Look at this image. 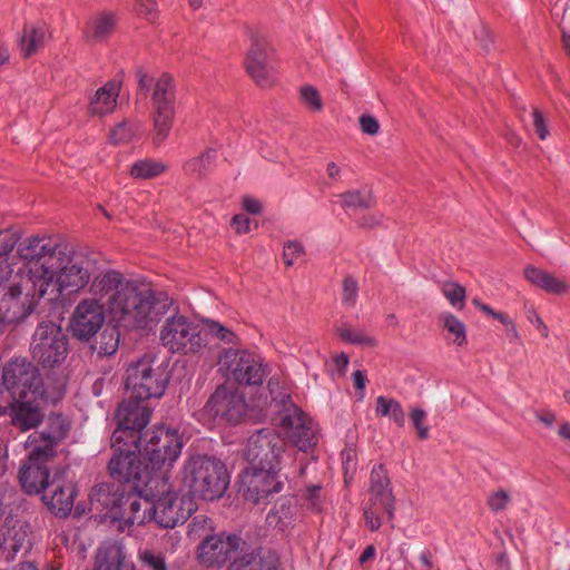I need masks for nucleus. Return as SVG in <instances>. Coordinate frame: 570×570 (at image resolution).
Listing matches in <instances>:
<instances>
[{"instance_id": "21", "label": "nucleus", "mask_w": 570, "mask_h": 570, "mask_svg": "<svg viewBox=\"0 0 570 570\" xmlns=\"http://www.w3.org/2000/svg\"><path fill=\"white\" fill-rule=\"evenodd\" d=\"M51 458L45 454L33 456V449H29V461L19 472L20 483L27 493L45 492L50 485L51 479L45 463Z\"/></svg>"}, {"instance_id": "49", "label": "nucleus", "mask_w": 570, "mask_h": 570, "mask_svg": "<svg viewBox=\"0 0 570 570\" xmlns=\"http://www.w3.org/2000/svg\"><path fill=\"white\" fill-rule=\"evenodd\" d=\"M304 254V247L301 243L289 240L285 243L283 250V259L287 266H292L298 257Z\"/></svg>"}, {"instance_id": "55", "label": "nucleus", "mask_w": 570, "mask_h": 570, "mask_svg": "<svg viewBox=\"0 0 570 570\" xmlns=\"http://www.w3.org/2000/svg\"><path fill=\"white\" fill-rule=\"evenodd\" d=\"M528 321L539 331L543 337L549 336V328L540 317V315L533 308L527 311Z\"/></svg>"}, {"instance_id": "31", "label": "nucleus", "mask_w": 570, "mask_h": 570, "mask_svg": "<svg viewBox=\"0 0 570 570\" xmlns=\"http://www.w3.org/2000/svg\"><path fill=\"white\" fill-rule=\"evenodd\" d=\"M524 276L532 285L550 294L561 295L568 291V284L564 279L534 266H528L524 269Z\"/></svg>"}, {"instance_id": "4", "label": "nucleus", "mask_w": 570, "mask_h": 570, "mask_svg": "<svg viewBox=\"0 0 570 570\" xmlns=\"http://www.w3.org/2000/svg\"><path fill=\"white\" fill-rule=\"evenodd\" d=\"M2 385L13 399H42L45 402L56 403L66 393V382L60 379L52 381L48 377L45 383L38 368L23 357L9 361L2 370Z\"/></svg>"}, {"instance_id": "57", "label": "nucleus", "mask_w": 570, "mask_h": 570, "mask_svg": "<svg viewBox=\"0 0 570 570\" xmlns=\"http://www.w3.org/2000/svg\"><path fill=\"white\" fill-rule=\"evenodd\" d=\"M232 226L237 234H246L250 230V220L243 214H237L232 218Z\"/></svg>"}, {"instance_id": "38", "label": "nucleus", "mask_w": 570, "mask_h": 570, "mask_svg": "<svg viewBox=\"0 0 570 570\" xmlns=\"http://www.w3.org/2000/svg\"><path fill=\"white\" fill-rule=\"evenodd\" d=\"M295 508L289 501H279L274 509L267 514L269 525L284 531L293 521Z\"/></svg>"}, {"instance_id": "29", "label": "nucleus", "mask_w": 570, "mask_h": 570, "mask_svg": "<svg viewBox=\"0 0 570 570\" xmlns=\"http://www.w3.org/2000/svg\"><path fill=\"white\" fill-rule=\"evenodd\" d=\"M125 559L126 554L119 542H104L98 548L94 570H122Z\"/></svg>"}, {"instance_id": "53", "label": "nucleus", "mask_w": 570, "mask_h": 570, "mask_svg": "<svg viewBox=\"0 0 570 570\" xmlns=\"http://www.w3.org/2000/svg\"><path fill=\"white\" fill-rule=\"evenodd\" d=\"M531 116L535 134L541 140L547 139V137L549 136V129L543 115L540 112V110L533 108Z\"/></svg>"}, {"instance_id": "61", "label": "nucleus", "mask_w": 570, "mask_h": 570, "mask_svg": "<svg viewBox=\"0 0 570 570\" xmlns=\"http://www.w3.org/2000/svg\"><path fill=\"white\" fill-rule=\"evenodd\" d=\"M535 417L547 426H552L556 422V414L551 411L537 412Z\"/></svg>"}, {"instance_id": "34", "label": "nucleus", "mask_w": 570, "mask_h": 570, "mask_svg": "<svg viewBox=\"0 0 570 570\" xmlns=\"http://www.w3.org/2000/svg\"><path fill=\"white\" fill-rule=\"evenodd\" d=\"M216 158L217 151L208 148L198 157L187 160L184 165V170L189 175L204 177L214 168Z\"/></svg>"}, {"instance_id": "20", "label": "nucleus", "mask_w": 570, "mask_h": 570, "mask_svg": "<svg viewBox=\"0 0 570 570\" xmlns=\"http://www.w3.org/2000/svg\"><path fill=\"white\" fill-rule=\"evenodd\" d=\"M65 470L57 472L51 479L50 485L42 493L46 505L59 517H67L73 507L75 487L66 480Z\"/></svg>"}, {"instance_id": "35", "label": "nucleus", "mask_w": 570, "mask_h": 570, "mask_svg": "<svg viewBox=\"0 0 570 570\" xmlns=\"http://www.w3.org/2000/svg\"><path fill=\"white\" fill-rule=\"evenodd\" d=\"M174 116L175 108H153L154 141L156 145H160L168 137Z\"/></svg>"}, {"instance_id": "5", "label": "nucleus", "mask_w": 570, "mask_h": 570, "mask_svg": "<svg viewBox=\"0 0 570 570\" xmlns=\"http://www.w3.org/2000/svg\"><path fill=\"white\" fill-rule=\"evenodd\" d=\"M180 480L191 495L213 501L224 495L230 478L220 460L198 454L185 460L180 470Z\"/></svg>"}, {"instance_id": "15", "label": "nucleus", "mask_w": 570, "mask_h": 570, "mask_svg": "<svg viewBox=\"0 0 570 570\" xmlns=\"http://www.w3.org/2000/svg\"><path fill=\"white\" fill-rule=\"evenodd\" d=\"M141 401L130 397L119 405L116 413L118 428L111 436V442L117 444L129 441L132 442L134 448H137L138 441L141 440L138 432L149 423L151 417V410Z\"/></svg>"}, {"instance_id": "12", "label": "nucleus", "mask_w": 570, "mask_h": 570, "mask_svg": "<svg viewBox=\"0 0 570 570\" xmlns=\"http://www.w3.org/2000/svg\"><path fill=\"white\" fill-rule=\"evenodd\" d=\"M285 441L274 431L258 430L248 438L245 458L249 466L281 471Z\"/></svg>"}, {"instance_id": "39", "label": "nucleus", "mask_w": 570, "mask_h": 570, "mask_svg": "<svg viewBox=\"0 0 570 570\" xmlns=\"http://www.w3.org/2000/svg\"><path fill=\"white\" fill-rule=\"evenodd\" d=\"M341 197L342 206L346 209H366L374 205L371 191L348 190Z\"/></svg>"}, {"instance_id": "7", "label": "nucleus", "mask_w": 570, "mask_h": 570, "mask_svg": "<svg viewBox=\"0 0 570 570\" xmlns=\"http://www.w3.org/2000/svg\"><path fill=\"white\" fill-rule=\"evenodd\" d=\"M139 454L154 476L165 474L169 476L173 464L183 450V440L179 433L169 428L158 426L147 431L138 441Z\"/></svg>"}, {"instance_id": "30", "label": "nucleus", "mask_w": 570, "mask_h": 570, "mask_svg": "<svg viewBox=\"0 0 570 570\" xmlns=\"http://www.w3.org/2000/svg\"><path fill=\"white\" fill-rule=\"evenodd\" d=\"M134 498L129 502L127 515L119 522V529L125 531L137 524L142 525L146 522L154 521V505L151 500L142 498Z\"/></svg>"}, {"instance_id": "26", "label": "nucleus", "mask_w": 570, "mask_h": 570, "mask_svg": "<svg viewBox=\"0 0 570 570\" xmlns=\"http://www.w3.org/2000/svg\"><path fill=\"white\" fill-rule=\"evenodd\" d=\"M228 570H277V558L265 549L242 551L234 558Z\"/></svg>"}, {"instance_id": "8", "label": "nucleus", "mask_w": 570, "mask_h": 570, "mask_svg": "<svg viewBox=\"0 0 570 570\" xmlns=\"http://www.w3.org/2000/svg\"><path fill=\"white\" fill-rule=\"evenodd\" d=\"M168 375L158 357L146 354L128 365L125 386L131 399L160 397L166 391Z\"/></svg>"}, {"instance_id": "43", "label": "nucleus", "mask_w": 570, "mask_h": 570, "mask_svg": "<svg viewBox=\"0 0 570 570\" xmlns=\"http://www.w3.org/2000/svg\"><path fill=\"white\" fill-rule=\"evenodd\" d=\"M119 346V334L115 328L105 330L100 335L98 347L99 355H112L117 352Z\"/></svg>"}, {"instance_id": "19", "label": "nucleus", "mask_w": 570, "mask_h": 570, "mask_svg": "<svg viewBox=\"0 0 570 570\" xmlns=\"http://www.w3.org/2000/svg\"><path fill=\"white\" fill-rule=\"evenodd\" d=\"M242 543V538L236 534L220 533L208 537L198 547V559L206 567L220 568L234 558Z\"/></svg>"}, {"instance_id": "13", "label": "nucleus", "mask_w": 570, "mask_h": 570, "mask_svg": "<svg viewBox=\"0 0 570 570\" xmlns=\"http://www.w3.org/2000/svg\"><path fill=\"white\" fill-rule=\"evenodd\" d=\"M284 479L278 470L248 466L238 475V492L246 501L261 504L283 490Z\"/></svg>"}, {"instance_id": "24", "label": "nucleus", "mask_w": 570, "mask_h": 570, "mask_svg": "<svg viewBox=\"0 0 570 570\" xmlns=\"http://www.w3.org/2000/svg\"><path fill=\"white\" fill-rule=\"evenodd\" d=\"M30 527L27 522L14 520L2 528L0 548L7 560H13L17 553L30 547Z\"/></svg>"}, {"instance_id": "9", "label": "nucleus", "mask_w": 570, "mask_h": 570, "mask_svg": "<svg viewBox=\"0 0 570 570\" xmlns=\"http://www.w3.org/2000/svg\"><path fill=\"white\" fill-rule=\"evenodd\" d=\"M30 353L43 368L61 365L68 355V338L61 326L51 321L39 323L32 335Z\"/></svg>"}, {"instance_id": "48", "label": "nucleus", "mask_w": 570, "mask_h": 570, "mask_svg": "<svg viewBox=\"0 0 570 570\" xmlns=\"http://www.w3.org/2000/svg\"><path fill=\"white\" fill-rule=\"evenodd\" d=\"M357 293H358L357 282L351 276L345 277L344 282H343V295H342L343 304L347 305V306H354L356 303Z\"/></svg>"}, {"instance_id": "33", "label": "nucleus", "mask_w": 570, "mask_h": 570, "mask_svg": "<svg viewBox=\"0 0 570 570\" xmlns=\"http://www.w3.org/2000/svg\"><path fill=\"white\" fill-rule=\"evenodd\" d=\"M442 328L446 332L449 344L463 346L466 344V327L464 323L450 312H443L439 315Z\"/></svg>"}, {"instance_id": "41", "label": "nucleus", "mask_w": 570, "mask_h": 570, "mask_svg": "<svg viewBox=\"0 0 570 570\" xmlns=\"http://www.w3.org/2000/svg\"><path fill=\"white\" fill-rule=\"evenodd\" d=\"M338 336L347 343L374 347L377 344L375 337L371 336L364 331L353 330L347 326H342L337 330Z\"/></svg>"}, {"instance_id": "23", "label": "nucleus", "mask_w": 570, "mask_h": 570, "mask_svg": "<svg viewBox=\"0 0 570 570\" xmlns=\"http://www.w3.org/2000/svg\"><path fill=\"white\" fill-rule=\"evenodd\" d=\"M368 494L372 504H380L390 518L393 517L395 500L387 471L383 464H376L371 470Z\"/></svg>"}, {"instance_id": "18", "label": "nucleus", "mask_w": 570, "mask_h": 570, "mask_svg": "<svg viewBox=\"0 0 570 570\" xmlns=\"http://www.w3.org/2000/svg\"><path fill=\"white\" fill-rule=\"evenodd\" d=\"M69 431V420L60 413H51L45 429L28 436L26 446L33 449V456L39 454L55 456L57 445L68 436Z\"/></svg>"}, {"instance_id": "32", "label": "nucleus", "mask_w": 570, "mask_h": 570, "mask_svg": "<svg viewBox=\"0 0 570 570\" xmlns=\"http://www.w3.org/2000/svg\"><path fill=\"white\" fill-rule=\"evenodd\" d=\"M153 108H175V85L173 78L163 73L154 86Z\"/></svg>"}, {"instance_id": "22", "label": "nucleus", "mask_w": 570, "mask_h": 570, "mask_svg": "<svg viewBox=\"0 0 570 570\" xmlns=\"http://www.w3.org/2000/svg\"><path fill=\"white\" fill-rule=\"evenodd\" d=\"M40 399H14L9 405V417L12 426L21 432H27L41 424L45 414L39 404Z\"/></svg>"}, {"instance_id": "2", "label": "nucleus", "mask_w": 570, "mask_h": 570, "mask_svg": "<svg viewBox=\"0 0 570 570\" xmlns=\"http://www.w3.org/2000/svg\"><path fill=\"white\" fill-rule=\"evenodd\" d=\"M92 295L76 306L70 327L78 340H89L105 323V307L112 320L126 330H151L173 306L166 295L155 292L141 282L126 278L116 271H107L92 278Z\"/></svg>"}, {"instance_id": "14", "label": "nucleus", "mask_w": 570, "mask_h": 570, "mask_svg": "<svg viewBox=\"0 0 570 570\" xmlns=\"http://www.w3.org/2000/svg\"><path fill=\"white\" fill-rule=\"evenodd\" d=\"M246 36L250 40V47L245 58L246 70L259 87H269L274 82L273 47L266 37L255 28L248 27Z\"/></svg>"}, {"instance_id": "1", "label": "nucleus", "mask_w": 570, "mask_h": 570, "mask_svg": "<svg viewBox=\"0 0 570 570\" xmlns=\"http://www.w3.org/2000/svg\"><path fill=\"white\" fill-rule=\"evenodd\" d=\"M23 266L14 269L0 262V311L7 323L23 321L38 301L56 302L78 294L91 281L95 263L67 252L50 237H29L18 247Z\"/></svg>"}, {"instance_id": "46", "label": "nucleus", "mask_w": 570, "mask_h": 570, "mask_svg": "<svg viewBox=\"0 0 570 570\" xmlns=\"http://www.w3.org/2000/svg\"><path fill=\"white\" fill-rule=\"evenodd\" d=\"M303 104L313 111H321L323 102L318 90L311 85H305L299 90Z\"/></svg>"}, {"instance_id": "40", "label": "nucleus", "mask_w": 570, "mask_h": 570, "mask_svg": "<svg viewBox=\"0 0 570 570\" xmlns=\"http://www.w3.org/2000/svg\"><path fill=\"white\" fill-rule=\"evenodd\" d=\"M440 289L449 303L456 309L462 311L465 305V288L456 282H443Z\"/></svg>"}, {"instance_id": "45", "label": "nucleus", "mask_w": 570, "mask_h": 570, "mask_svg": "<svg viewBox=\"0 0 570 570\" xmlns=\"http://www.w3.org/2000/svg\"><path fill=\"white\" fill-rule=\"evenodd\" d=\"M381 512H386L380 504H372V501L367 500L363 508V515L366 527L371 531H376L382 525Z\"/></svg>"}, {"instance_id": "60", "label": "nucleus", "mask_w": 570, "mask_h": 570, "mask_svg": "<svg viewBox=\"0 0 570 570\" xmlns=\"http://www.w3.org/2000/svg\"><path fill=\"white\" fill-rule=\"evenodd\" d=\"M157 10L155 0H139V12L141 14L151 16Z\"/></svg>"}, {"instance_id": "51", "label": "nucleus", "mask_w": 570, "mask_h": 570, "mask_svg": "<svg viewBox=\"0 0 570 570\" xmlns=\"http://www.w3.org/2000/svg\"><path fill=\"white\" fill-rule=\"evenodd\" d=\"M18 238L12 233H0V262L3 264H10L7 255L12 252Z\"/></svg>"}, {"instance_id": "11", "label": "nucleus", "mask_w": 570, "mask_h": 570, "mask_svg": "<svg viewBox=\"0 0 570 570\" xmlns=\"http://www.w3.org/2000/svg\"><path fill=\"white\" fill-rule=\"evenodd\" d=\"M111 444L115 454L108 465L110 475L119 482L130 483L139 495V485L154 476L146 461L141 459L140 454H136V451H139V444L137 443V448H134L132 442L129 441L117 444L111 442Z\"/></svg>"}, {"instance_id": "63", "label": "nucleus", "mask_w": 570, "mask_h": 570, "mask_svg": "<svg viewBox=\"0 0 570 570\" xmlns=\"http://www.w3.org/2000/svg\"><path fill=\"white\" fill-rule=\"evenodd\" d=\"M353 381L356 389L363 391L366 385V375L364 372L357 370L353 373Z\"/></svg>"}, {"instance_id": "50", "label": "nucleus", "mask_w": 570, "mask_h": 570, "mask_svg": "<svg viewBox=\"0 0 570 570\" xmlns=\"http://www.w3.org/2000/svg\"><path fill=\"white\" fill-rule=\"evenodd\" d=\"M510 494L504 490H498L488 498V505L493 512L504 510L510 503Z\"/></svg>"}, {"instance_id": "56", "label": "nucleus", "mask_w": 570, "mask_h": 570, "mask_svg": "<svg viewBox=\"0 0 570 570\" xmlns=\"http://www.w3.org/2000/svg\"><path fill=\"white\" fill-rule=\"evenodd\" d=\"M560 28L562 31L564 47L570 55V9L563 12V16L560 20Z\"/></svg>"}, {"instance_id": "64", "label": "nucleus", "mask_w": 570, "mask_h": 570, "mask_svg": "<svg viewBox=\"0 0 570 570\" xmlns=\"http://www.w3.org/2000/svg\"><path fill=\"white\" fill-rule=\"evenodd\" d=\"M333 362L337 370L343 371L348 365L350 358L345 353H341L333 358Z\"/></svg>"}, {"instance_id": "17", "label": "nucleus", "mask_w": 570, "mask_h": 570, "mask_svg": "<svg viewBox=\"0 0 570 570\" xmlns=\"http://www.w3.org/2000/svg\"><path fill=\"white\" fill-rule=\"evenodd\" d=\"M279 426L286 439L301 451L305 452L317 443L313 420L295 405L282 413Z\"/></svg>"}, {"instance_id": "10", "label": "nucleus", "mask_w": 570, "mask_h": 570, "mask_svg": "<svg viewBox=\"0 0 570 570\" xmlns=\"http://www.w3.org/2000/svg\"><path fill=\"white\" fill-rule=\"evenodd\" d=\"M248 405L243 393L226 385L218 386L202 409V417L217 425H237L247 415Z\"/></svg>"}, {"instance_id": "58", "label": "nucleus", "mask_w": 570, "mask_h": 570, "mask_svg": "<svg viewBox=\"0 0 570 570\" xmlns=\"http://www.w3.org/2000/svg\"><path fill=\"white\" fill-rule=\"evenodd\" d=\"M320 491L321 488L318 485L308 487L305 492V498L308 500L312 509H320Z\"/></svg>"}, {"instance_id": "47", "label": "nucleus", "mask_w": 570, "mask_h": 570, "mask_svg": "<svg viewBox=\"0 0 570 570\" xmlns=\"http://www.w3.org/2000/svg\"><path fill=\"white\" fill-rule=\"evenodd\" d=\"M205 324L207 326V331H205L207 335L212 334L226 344L235 343L236 335L233 331L225 327L223 324L213 320H206Z\"/></svg>"}, {"instance_id": "44", "label": "nucleus", "mask_w": 570, "mask_h": 570, "mask_svg": "<svg viewBox=\"0 0 570 570\" xmlns=\"http://www.w3.org/2000/svg\"><path fill=\"white\" fill-rule=\"evenodd\" d=\"M426 412L421 407H412L410 420L417 432L420 440H426L430 436V428L426 424Z\"/></svg>"}, {"instance_id": "54", "label": "nucleus", "mask_w": 570, "mask_h": 570, "mask_svg": "<svg viewBox=\"0 0 570 570\" xmlns=\"http://www.w3.org/2000/svg\"><path fill=\"white\" fill-rule=\"evenodd\" d=\"M360 126L364 134L374 136L380 130V124L376 118L370 115H362L360 117Z\"/></svg>"}, {"instance_id": "59", "label": "nucleus", "mask_w": 570, "mask_h": 570, "mask_svg": "<svg viewBox=\"0 0 570 570\" xmlns=\"http://www.w3.org/2000/svg\"><path fill=\"white\" fill-rule=\"evenodd\" d=\"M243 208L253 215H258L262 213V204L258 199L252 197H245L243 199Z\"/></svg>"}, {"instance_id": "37", "label": "nucleus", "mask_w": 570, "mask_h": 570, "mask_svg": "<svg viewBox=\"0 0 570 570\" xmlns=\"http://www.w3.org/2000/svg\"><path fill=\"white\" fill-rule=\"evenodd\" d=\"M166 169L167 166L164 163L146 158L132 164L130 175L136 179H151L160 176Z\"/></svg>"}, {"instance_id": "42", "label": "nucleus", "mask_w": 570, "mask_h": 570, "mask_svg": "<svg viewBox=\"0 0 570 570\" xmlns=\"http://www.w3.org/2000/svg\"><path fill=\"white\" fill-rule=\"evenodd\" d=\"M141 126L137 122H119L110 132V139L115 144H126L131 141L140 131Z\"/></svg>"}, {"instance_id": "52", "label": "nucleus", "mask_w": 570, "mask_h": 570, "mask_svg": "<svg viewBox=\"0 0 570 570\" xmlns=\"http://www.w3.org/2000/svg\"><path fill=\"white\" fill-rule=\"evenodd\" d=\"M141 561L151 570H167L165 559L159 553L145 551L141 553Z\"/></svg>"}, {"instance_id": "3", "label": "nucleus", "mask_w": 570, "mask_h": 570, "mask_svg": "<svg viewBox=\"0 0 570 570\" xmlns=\"http://www.w3.org/2000/svg\"><path fill=\"white\" fill-rule=\"evenodd\" d=\"M139 495L151 500L154 521L161 528L171 529L186 522L197 505L188 492L174 490L169 476L159 474L139 485Z\"/></svg>"}, {"instance_id": "28", "label": "nucleus", "mask_w": 570, "mask_h": 570, "mask_svg": "<svg viewBox=\"0 0 570 570\" xmlns=\"http://www.w3.org/2000/svg\"><path fill=\"white\" fill-rule=\"evenodd\" d=\"M117 26V17L109 11L98 12L87 23L85 36L87 40L102 42L107 40Z\"/></svg>"}, {"instance_id": "16", "label": "nucleus", "mask_w": 570, "mask_h": 570, "mask_svg": "<svg viewBox=\"0 0 570 570\" xmlns=\"http://www.w3.org/2000/svg\"><path fill=\"white\" fill-rule=\"evenodd\" d=\"M220 364L239 384L259 385L266 376L262 360L247 351L228 350L223 354Z\"/></svg>"}, {"instance_id": "62", "label": "nucleus", "mask_w": 570, "mask_h": 570, "mask_svg": "<svg viewBox=\"0 0 570 570\" xmlns=\"http://www.w3.org/2000/svg\"><path fill=\"white\" fill-rule=\"evenodd\" d=\"M376 554V549L373 544L367 546L362 554L358 558V562L361 566L365 564L367 561L372 560Z\"/></svg>"}, {"instance_id": "25", "label": "nucleus", "mask_w": 570, "mask_h": 570, "mask_svg": "<svg viewBox=\"0 0 570 570\" xmlns=\"http://www.w3.org/2000/svg\"><path fill=\"white\" fill-rule=\"evenodd\" d=\"M121 83L117 80H109L98 88L89 98L88 112L91 116L104 117L112 114L117 108V100L120 94Z\"/></svg>"}, {"instance_id": "36", "label": "nucleus", "mask_w": 570, "mask_h": 570, "mask_svg": "<svg viewBox=\"0 0 570 570\" xmlns=\"http://www.w3.org/2000/svg\"><path fill=\"white\" fill-rule=\"evenodd\" d=\"M375 413L377 416H389L394 423L403 428L405 424V413L399 401L385 396H377Z\"/></svg>"}, {"instance_id": "6", "label": "nucleus", "mask_w": 570, "mask_h": 570, "mask_svg": "<svg viewBox=\"0 0 570 570\" xmlns=\"http://www.w3.org/2000/svg\"><path fill=\"white\" fill-rule=\"evenodd\" d=\"M159 295L160 293H155ZM165 295V293H163ZM170 299V297L166 294ZM173 301V306L163 316L169 315L159 330L160 344L171 354L197 355L202 354L207 345V333L205 330L187 316L177 312L178 307Z\"/></svg>"}, {"instance_id": "27", "label": "nucleus", "mask_w": 570, "mask_h": 570, "mask_svg": "<svg viewBox=\"0 0 570 570\" xmlns=\"http://www.w3.org/2000/svg\"><path fill=\"white\" fill-rule=\"evenodd\" d=\"M49 36L46 24H26L18 40L22 58L28 59L41 49Z\"/></svg>"}]
</instances>
